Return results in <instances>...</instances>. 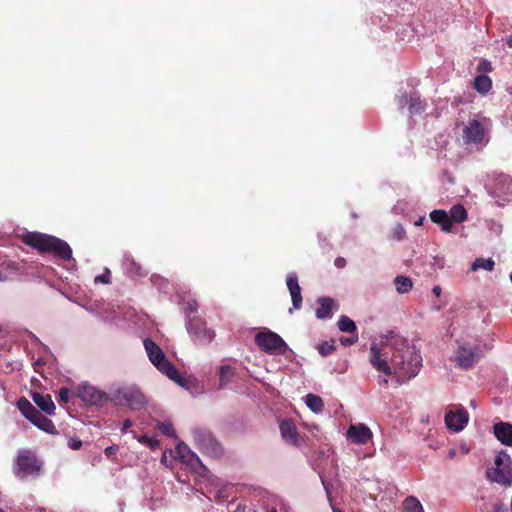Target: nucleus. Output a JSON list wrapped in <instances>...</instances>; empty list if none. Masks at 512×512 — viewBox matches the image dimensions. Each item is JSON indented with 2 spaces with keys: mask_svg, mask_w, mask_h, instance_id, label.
<instances>
[{
  "mask_svg": "<svg viewBox=\"0 0 512 512\" xmlns=\"http://www.w3.org/2000/svg\"><path fill=\"white\" fill-rule=\"evenodd\" d=\"M22 242L41 254L47 253L64 261L72 259L71 247L58 237L39 232H27L22 236Z\"/></svg>",
  "mask_w": 512,
  "mask_h": 512,
  "instance_id": "1",
  "label": "nucleus"
},
{
  "mask_svg": "<svg viewBox=\"0 0 512 512\" xmlns=\"http://www.w3.org/2000/svg\"><path fill=\"white\" fill-rule=\"evenodd\" d=\"M491 126V120L485 116L478 115L477 118L469 119L462 132L464 144L481 149L489 142Z\"/></svg>",
  "mask_w": 512,
  "mask_h": 512,
  "instance_id": "2",
  "label": "nucleus"
},
{
  "mask_svg": "<svg viewBox=\"0 0 512 512\" xmlns=\"http://www.w3.org/2000/svg\"><path fill=\"white\" fill-rule=\"evenodd\" d=\"M392 364L399 370L402 377L410 379L420 371L422 357L414 347L406 346L396 350L392 356Z\"/></svg>",
  "mask_w": 512,
  "mask_h": 512,
  "instance_id": "3",
  "label": "nucleus"
},
{
  "mask_svg": "<svg viewBox=\"0 0 512 512\" xmlns=\"http://www.w3.org/2000/svg\"><path fill=\"white\" fill-rule=\"evenodd\" d=\"M144 347L153 365L169 379L181 384L182 377L175 366L166 359L161 348L151 339L144 340Z\"/></svg>",
  "mask_w": 512,
  "mask_h": 512,
  "instance_id": "4",
  "label": "nucleus"
},
{
  "mask_svg": "<svg viewBox=\"0 0 512 512\" xmlns=\"http://www.w3.org/2000/svg\"><path fill=\"white\" fill-rule=\"evenodd\" d=\"M110 402L116 406H126L131 410H141L147 405L146 396L137 386H125L116 389L110 396Z\"/></svg>",
  "mask_w": 512,
  "mask_h": 512,
  "instance_id": "5",
  "label": "nucleus"
},
{
  "mask_svg": "<svg viewBox=\"0 0 512 512\" xmlns=\"http://www.w3.org/2000/svg\"><path fill=\"white\" fill-rule=\"evenodd\" d=\"M42 462L38 459L36 453L29 449L18 451L13 464V473L18 478L28 476L37 477L40 474Z\"/></svg>",
  "mask_w": 512,
  "mask_h": 512,
  "instance_id": "6",
  "label": "nucleus"
},
{
  "mask_svg": "<svg viewBox=\"0 0 512 512\" xmlns=\"http://www.w3.org/2000/svg\"><path fill=\"white\" fill-rule=\"evenodd\" d=\"M494 468L487 470V478L501 485H510L512 482L511 458L506 451H501L495 457Z\"/></svg>",
  "mask_w": 512,
  "mask_h": 512,
  "instance_id": "7",
  "label": "nucleus"
},
{
  "mask_svg": "<svg viewBox=\"0 0 512 512\" xmlns=\"http://www.w3.org/2000/svg\"><path fill=\"white\" fill-rule=\"evenodd\" d=\"M255 343L262 351L271 355L283 354L287 349L285 341L270 330L258 332L255 335Z\"/></svg>",
  "mask_w": 512,
  "mask_h": 512,
  "instance_id": "8",
  "label": "nucleus"
},
{
  "mask_svg": "<svg viewBox=\"0 0 512 512\" xmlns=\"http://www.w3.org/2000/svg\"><path fill=\"white\" fill-rule=\"evenodd\" d=\"M73 394L86 406H103L110 401L107 393L88 383L77 386Z\"/></svg>",
  "mask_w": 512,
  "mask_h": 512,
  "instance_id": "9",
  "label": "nucleus"
},
{
  "mask_svg": "<svg viewBox=\"0 0 512 512\" xmlns=\"http://www.w3.org/2000/svg\"><path fill=\"white\" fill-rule=\"evenodd\" d=\"M186 328L192 340L197 344H209L215 337V332L207 328L206 322L196 316L186 321Z\"/></svg>",
  "mask_w": 512,
  "mask_h": 512,
  "instance_id": "10",
  "label": "nucleus"
},
{
  "mask_svg": "<svg viewBox=\"0 0 512 512\" xmlns=\"http://www.w3.org/2000/svg\"><path fill=\"white\" fill-rule=\"evenodd\" d=\"M483 357V351L478 345L463 344L456 352L457 364L462 369H470Z\"/></svg>",
  "mask_w": 512,
  "mask_h": 512,
  "instance_id": "11",
  "label": "nucleus"
},
{
  "mask_svg": "<svg viewBox=\"0 0 512 512\" xmlns=\"http://www.w3.org/2000/svg\"><path fill=\"white\" fill-rule=\"evenodd\" d=\"M194 439L202 452L212 457H218L223 453L222 446L209 432L196 430L194 431Z\"/></svg>",
  "mask_w": 512,
  "mask_h": 512,
  "instance_id": "12",
  "label": "nucleus"
},
{
  "mask_svg": "<svg viewBox=\"0 0 512 512\" xmlns=\"http://www.w3.org/2000/svg\"><path fill=\"white\" fill-rule=\"evenodd\" d=\"M370 363L377 371L384 373L386 376L392 374V370L388 365L387 353L384 348L373 343L370 347Z\"/></svg>",
  "mask_w": 512,
  "mask_h": 512,
  "instance_id": "13",
  "label": "nucleus"
},
{
  "mask_svg": "<svg viewBox=\"0 0 512 512\" xmlns=\"http://www.w3.org/2000/svg\"><path fill=\"white\" fill-rule=\"evenodd\" d=\"M372 437V432L365 424H351L347 430V438L355 444H365Z\"/></svg>",
  "mask_w": 512,
  "mask_h": 512,
  "instance_id": "14",
  "label": "nucleus"
},
{
  "mask_svg": "<svg viewBox=\"0 0 512 512\" xmlns=\"http://www.w3.org/2000/svg\"><path fill=\"white\" fill-rule=\"evenodd\" d=\"M468 422V413L464 408L456 412L449 411L445 415V424L448 429L455 432L461 431Z\"/></svg>",
  "mask_w": 512,
  "mask_h": 512,
  "instance_id": "15",
  "label": "nucleus"
},
{
  "mask_svg": "<svg viewBox=\"0 0 512 512\" xmlns=\"http://www.w3.org/2000/svg\"><path fill=\"white\" fill-rule=\"evenodd\" d=\"M280 432L282 438L289 444L298 445L299 444V433L297 431L296 425L291 419H284L280 422L279 425Z\"/></svg>",
  "mask_w": 512,
  "mask_h": 512,
  "instance_id": "16",
  "label": "nucleus"
},
{
  "mask_svg": "<svg viewBox=\"0 0 512 512\" xmlns=\"http://www.w3.org/2000/svg\"><path fill=\"white\" fill-rule=\"evenodd\" d=\"M286 284L291 295L293 308L295 310L300 309L302 306V295L297 275L295 273L289 274L287 276Z\"/></svg>",
  "mask_w": 512,
  "mask_h": 512,
  "instance_id": "17",
  "label": "nucleus"
},
{
  "mask_svg": "<svg viewBox=\"0 0 512 512\" xmlns=\"http://www.w3.org/2000/svg\"><path fill=\"white\" fill-rule=\"evenodd\" d=\"M31 397L41 411L50 416L55 415L56 406L52 400L51 395L42 394L40 392H33Z\"/></svg>",
  "mask_w": 512,
  "mask_h": 512,
  "instance_id": "18",
  "label": "nucleus"
},
{
  "mask_svg": "<svg viewBox=\"0 0 512 512\" xmlns=\"http://www.w3.org/2000/svg\"><path fill=\"white\" fill-rule=\"evenodd\" d=\"M495 437L504 445L512 446V424L499 422L494 425Z\"/></svg>",
  "mask_w": 512,
  "mask_h": 512,
  "instance_id": "19",
  "label": "nucleus"
},
{
  "mask_svg": "<svg viewBox=\"0 0 512 512\" xmlns=\"http://www.w3.org/2000/svg\"><path fill=\"white\" fill-rule=\"evenodd\" d=\"M406 104L409 105V112L411 115L422 113L426 107L425 102H423L421 98L416 95H412L409 98L407 95H402L399 98V105L403 108Z\"/></svg>",
  "mask_w": 512,
  "mask_h": 512,
  "instance_id": "20",
  "label": "nucleus"
},
{
  "mask_svg": "<svg viewBox=\"0 0 512 512\" xmlns=\"http://www.w3.org/2000/svg\"><path fill=\"white\" fill-rule=\"evenodd\" d=\"M430 219L433 223L440 226L443 232H451L452 230V222L451 217H449L448 212L445 210L436 209L430 213Z\"/></svg>",
  "mask_w": 512,
  "mask_h": 512,
  "instance_id": "21",
  "label": "nucleus"
},
{
  "mask_svg": "<svg viewBox=\"0 0 512 512\" xmlns=\"http://www.w3.org/2000/svg\"><path fill=\"white\" fill-rule=\"evenodd\" d=\"M33 425H35L40 430L49 433V434H57V429L49 418L43 415L40 411L36 413V415L30 421Z\"/></svg>",
  "mask_w": 512,
  "mask_h": 512,
  "instance_id": "22",
  "label": "nucleus"
},
{
  "mask_svg": "<svg viewBox=\"0 0 512 512\" xmlns=\"http://www.w3.org/2000/svg\"><path fill=\"white\" fill-rule=\"evenodd\" d=\"M319 307L316 309V317L318 319H328L332 317V308L334 300L330 297H320L318 299Z\"/></svg>",
  "mask_w": 512,
  "mask_h": 512,
  "instance_id": "23",
  "label": "nucleus"
},
{
  "mask_svg": "<svg viewBox=\"0 0 512 512\" xmlns=\"http://www.w3.org/2000/svg\"><path fill=\"white\" fill-rule=\"evenodd\" d=\"M17 408L22 413V415L29 421L36 415V413L39 411L37 408H35L31 402L26 399L25 397L19 398L17 401Z\"/></svg>",
  "mask_w": 512,
  "mask_h": 512,
  "instance_id": "24",
  "label": "nucleus"
},
{
  "mask_svg": "<svg viewBox=\"0 0 512 512\" xmlns=\"http://www.w3.org/2000/svg\"><path fill=\"white\" fill-rule=\"evenodd\" d=\"M474 88L481 94H486L492 88V81L487 75H478L473 82Z\"/></svg>",
  "mask_w": 512,
  "mask_h": 512,
  "instance_id": "25",
  "label": "nucleus"
},
{
  "mask_svg": "<svg viewBox=\"0 0 512 512\" xmlns=\"http://www.w3.org/2000/svg\"><path fill=\"white\" fill-rule=\"evenodd\" d=\"M403 512H425L421 502L414 496H408L402 502Z\"/></svg>",
  "mask_w": 512,
  "mask_h": 512,
  "instance_id": "26",
  "label": "nucleus"
},
{
  "mask_svg": "<svg viewBox=\"0 0 512 512\" xmlns=\"http://www.w3.org/2000/svg\"><path fill=\"white\" fill-rule=\"evenodd\" d=\"M448 215L451 217L452 224L462 223L467 219V211L464 206L460 204L452 206Z\"/></svg>",
  "mask_w": 512,
  "mask_h": 512,
  "instance_id": "27",
  "label": "nucleus"
},
{
  "mask_svg": "<svg viewBox=\"0 0 512 512\" xmlns=\"http://www.w3.org/2000/svg\"><path fill=\"white\" fill-rule=\"evenodd\" d=\"M337 326L340 331L354 334L357 333V327L355 322L346 315H342L337 322Z\"/></svg>",
  "mask_w": 512,
  "mask_h": 512,
  "instance_id": "28",
  "label": "nucleus"
},
{
  "mask_svg": "<svg viewBox=\"0 0 512 512\" xmlns=\"http://www.w3.org/2000/svg\"><path fill=\"white\" fill-rule=\"evenodd\" d=\"M306 405L315 413L321 412L324 408L323 400L315 394H308L306 396Z\"/></svg>",
  "mask_w": 512,
  "mask_h": 512,
  "instance_id": "29",
  "label": "nucleus"
},
{
  "mask_svg": "<svg viewBox=\"0 0 512 512\" xmlns=\"http://www.w3.org/2000/svg\"><path fill=\"white\" fill-rule=\"evenodd\" d=\"M233 376H234V371L231 366H229V365L221 366L219 369L220 387H224L225 385L230 383Z\"/></svg>",
  "mask_w": 512,
  "mask_h": 512,
  "instance_id": "30",
  "label": "nucleus"
},
{
  "mask_svg": "<svg viewBox=\"0 0 512 512\" xmlns=\"http://www.w3.org/2000/svg\"><path fill=\"white\" fill-rule=\"evenodd\" d=\"M495 263L491 258H476L473 262L471 269L476 271L478 269H484L486 271H492L494 269Z\"/></svg>",
  "mask_w": 512,
  "mask_h": 512,
  "instance_id": "31",
  "label": "nucleus"
},
{
  "mask_svg": "<svg viewBox=\"0 0 512 512\" xmlns=\"http://www.w3.org/2000/svg\"><path fill=\"white\" fill-rule=\"evenodd\" d=\"M396 290L399 293H406L412 288V281L406 276L399 275L394 280Z\"/></svg>",
  "mask_w": 512,
  "mask_h": 512,
  "instance_id": "32",
  "label": "nucleus"
},
{
  "mask_svg": "<svg viewBox=\"0 0 512 512\" xmlns=\"http://www.w3.org/2000/svg\"><path fill=\"white\" fill-rule=\"evenodd\" d=\"M156 427L159 431L162 432L163 435L167 437L176 438V432L171 422H157Z\"/></svg>",
  "mask_w": 512,
  "mask_h": 512,
  "instance_id": "33",
  "label": "nucleus"
},
{
  "mask_svg": "<svg viewBox=\"0 0 512 512\" xmlns=\"http://www.w3.org/2000/svg\"><path fill=\"white\" fill-rule=\"evenodd\" d=\"M335 350L336 346L334 340H331L330 342L324 341L318 347V351L322 356H328L332 354Z\"/></svg>",
  "mask_w": 512,
  "mask_h": 512,
  "instance_id": "34",
  "label": "nucleus"
},
{
  "mask_svg": "<svg viewBox=\"0 0 512 512\" xmlns=\"http://www.w3.org/2000/svg\"><path fill=\"white\" fill-rule=\"evenodd\" d=\"M134 438H136L141 444H144L146 446H149L150 448L154 449L158 447L159 442L147 435H141L137 436L136 432L132 431Z\"/></svg>",
  "mask_w": 512,
  "mask_h": 512,
  "instance_id": "35",
  "label": "nucleus"
},
{
  "mask_svg": "<svg viewBox=\"0 0 512 512\" xmlns=\"http://www.w3.org/2000/svg\"><path fill=\"white\" fill-rule=\"evenodd\" d=\"M198 307H199V305L196 300L192 299V300L187 301L185 310H184L187 320H189V318L193 317V316H191V314L196 313L198 310Z\"/></svg>",
  "mask_w": 512,
  "mask_h": 512,
  "instance_id": "36",
  "label": "nucleus"
},
{
  "mask_svg": "<svg viewBox=\"0 0 512 512\" xmlns=\"http://www.w3.org/2000/svg\"><path fill=\"white\" fill-rule=\"evenodd\" d=\"M72 392L66 387H62L58 393V402L61 404H67L70 401Z\"/></svg>",
  "mask_w": 512,
  "mask_h": 512,
  "instance_id": "37",
  "label": "nucleus"
},
{
  "mask_svg": "<svg viewBox=\"0 0 512 512\" xmlns=\"http://www.w3.org/2000/svg\"><path fill=\"white\" fill-rule=\"evenodd\" d=\"M110 276H111V272L108 268H106L103 274L95 277L94 282L102 283V284H109L111 282Z\"/></svg>",
  "mask_w": 512,
  "mask_h": 512,
  "instance_id": "38",
  "label": "nucleus"
},
{
  "mask_svg": "<svg viewBox=\"0 0 512 512\" xmlns=\"http://www.w3.org/2000/svg\"><path fill=\"white\" fill-rule=\"evenodd\" d=\"M355 335L353 336H350V337H340V343L344 346H351L353 344H355L358 340V335L357 333H354Z\"/></svg>",
  "mask_w": 512,
  "mask_h": 512,
  "instance_id": "39",
  "label": "nucleus"
},
{
  "mask_svg": "<svg viewBox=\"0 0 512 512\" xmlns=\"http://www.w3.org/2000/svg\"><path fill=\"white\" fill-rule=\"evenodd\" d=\"M118 452V447L115 445L105 448L104 454L109 459H115Z\"/></svg>",
  "mask_w": 512,
  "mask_h": 512,
  "instance_id": "40",
  "label": "nucleus"
},
{
  "mask_svg": "<svg viewBox=\"0 0 512 512\" xmlns=\"http://www.w3.org/2000/svg\"><path fill=\"white\" fill-rule=\"evenodd\" d=\"M68 447L72 450H78L82 447V441L79 438H71L68 441Z\"/></svg>",
  "mask_w": 512,
  "mask_h": 512,
  "instance_id": "41",
  "label": "nucleus"
},
{
  "mask_svg": "<svg viewBox=\"0 0 512 512\" xmlns=\"http://www.w3.org/2000/svg\"><path fill=\"white\" fill-rule=\"evenodd\" d=\"M478 70L480 72H491L492 71L491 63L489 61H487V60H482L478 64Z\"/></svg>",
  "mask_w": 512,
  "mask_h": 512,
  "instance_id": "42",
  "label": "nucleus"
},
{
  "mask_svg": "<svg viewBox=\"0 0 512 512\" xmlns=\"http://www.w3.org/2000/svg\"><path fill=\"white\" fill-rule=\"evenodd\" d=\"M334 264L337 268L342 269L346 266V260L343 257H337L334 261Z\"/></svg>",
  "mask_w": 512,
  "mask_h": 512,
  "instance_id": "43",
  "label": "nucleus"
},
{
  "mask_svg": "<svg viewBox=\"0 0 512 512\" xmlns=\"http://www.w3.org/2000/svg\"><path fill=\"white\" fill-rule=\"evenodd\" d=\"M132 426V421L130 419H125L122 423L121 432L125 433Z\"/></svg>",
  "mask_w": 512,
  "mask_h": 512,
  "instance_id": "44",
  "label": "nucleus"
},
{
  "mask_svg": "<svg viewBox=\"0 0 512 512\" xmlns=\"http://www.w3.org/2000/svg\"><path fill=\"white\" fill-rule=\"evenodd\" d=\"M9 265L3 261L0 263V281L6 280V276L3 274V270L6 269Z\"/></svg>",
  "mask_w": 512,
  "mask_h": 512,
  "instance_id": "45",
  "label": "nucleus"
},
{
  "mask_svg": "<svg viewBox=\"0 0 512 512\" xmlns=\"http://www.w3.org/2000/svg\"><path fill=\"white\" fill-rule=\"evenodd\" d=\"M177 450L180 454H182L183 451H186V450L188 451L189 449L184 443H181L178 445Z\"/></svg>",
  "mask_w": 512,
  "mask_h": 512,
  "instance_id": "46",
  "label": "nucleus"
},
{
  "mask_svg": "<svg viewBox=\"0 0 512 512\" xmlns=\"http://www.w3.org/2000/svg\"><path fill=\"white\" fill-rule=\"evenodd\" d=\"M441 287L440 286H434L433 289H432V292L434 295H436L437 297L440 296L441 294Z\"/></svg>",
  "mask_w": 512,
  "mask_h": 512,
  "instance_id": "47",
  "label": "nucleus"
},
{
  "mask_svg": "<svg viewBox=\"0 0 512 512\" xmlns=\"http://www.w3.org/2000/svg\"><path fill=\"white\" fill-rule=\"evenodd\" d=\"M425 221V217H420L416 222H415V225L416 226H420L423 224V222Z\"/></svg>",
  "mask_w": 512,
  "mask_h": 512,
  "instance_id": "48",
  "label": "nucleus"
},
{
  "mask_svg": "<svg viewBox=\"0 0 512 512\" xmlns=\"http://www.w3.org/2000/svg\"><path fill=\"white\" fill-rule=\"evenodd\" d=\"M455 455V450H450L449 457L452 458Z\"/></svg>",
  "mask_w": 512,
  "mask_h": 512,
  "instance_id": "49",
  "label": "nucleus"
},
{
  "mask_svg": "<svg viewBox=\"0 0 512 512\" xmlns=\"http://www.w3.org/2000/svg\"><path fill=\"white\" fill-rule=\"evenodd\" d=\"M508 45H509V47H511V48H512V36H511V37L509 38V40H508Z\"/></svg>",
  "mask_w": 512,
  "mask_h": 512,
  "instance_id": "50",
  "label": "nucleus"
},
{
  "mask_svg": "<svg viewBox=\"0 0 512 512\" xmlns=\"http://www.w3.org/2000/svg\"><path fill=\"white\" fill-rule=\"evenodd\" d=\"M333 512H343V511L339 508H333Z\"/></svg>",
  "mask_w": 512,
  "mask_h": 512,
  "instance_id": "51",
  "label": "nucleus"
},
{
  "mask_svg": "<svg viewBox=\"0 0 512 512\" xmlns=\"http://www.w3.org/2000/svg\"><path fill=\"white\" fill-rule=\"evenodd\" d=\"M383 383H384L385 385H387V384H388V380H387V379H384V380H383Z\"/></svg>",
  "mask_w": 512,
  "mask_h": 512,
  "instance_id": "52",
  "label": "nucleus"
},
{
  "mask_svg": "<svg viewBox=\"0 0 512 512\" xmlns=\"http://www.w3.org/2000/svg\"><path fill=\"white\" fill-rule=\"evenodd\" d=\"M510 279H511V282H512V272H511V275H510Z\"/></svg>",
  "mask_w": 512,
  "mask_h": 512,
  "instance_id": "53",
  "label": "nucleus"
},
{
  "mask_svg": "<svg viewBox=\"0 0 512 512\" xmlns=\"http://www.w3.org/2000/svg\"><path fill=\"white\" fill-rule=\"evenodd\" d=\"M0 512H5L3 509L0 508Z\"/></svg>",
  "mask_w": 512,
  "mask_h": 512,
  "instance_id": "54",
  "label": "nucleus"
},
{
  "mask_svg": "<svg viewBox=\"0 0 512 512\" xmlns=\"http://www.w3.org/2000/svg\"><path fill=\"white\" fill-rule=\"evenodd\" d=\"M270 512H276V510H272V511H270Z\"/></svg>",
  "mask_w": 512,
  "mask_h": 512,
  "instance_id": "55",
  "label": "nucleus"
}]
</instances>
